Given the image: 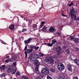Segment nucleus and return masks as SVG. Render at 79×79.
<instances>
[{
    "label": "nucleus",
    "mask_w": 79,
    "mask_h": 79,
    "mask_svg": "<svg viewBox=\"0 0 79 79\" xmlns=\"http://www.w3.org/2000/svg\"><path fill=\"white\" fill-rule=\"evenodd\" d=\"M41 73L42 74H48L50 73L49 72V69L47 67L43 68L42 69Z\"/></svg>",
    "instance_id": "nucleus-1"
},
{
    "label": "nucleus",
    "mask_w": 79,
    "mask_h": 79,
    "mask_svg": "<svg viewBox=\"0 0 79 79\" xmlns=\"http://www.w3.org/2000/svg\"><path fill=\"white\" fill-rule=\"evenodd\" d=\"M58 68L59 70L60 71L64 70V66L61 63H60L58 64Z\"/></svg>",
    "instance_id": "nucleus-2"
},
{
    "label": "nucleus",
    "mask_w": 79,
    "mask_h": 79,
    "mask_svg": "<svg viewBox=\"0 0 79 79\" xmlns=\"http://www.w3.org/2000/svg\"><path fill=\"white\" fill-rule=\"evenodd\" d=\"M32 52V49H28L27 50V52H25V58H27V53H31Z\"/></svg>",
    "instance_id": "nucleus-3"
},
{
    "label": "nucleus",
    "mask_w": 79,
    "mask_h": 79,
    "mask_svg": "<svg viewBox=\"0 0 79 79\" xmlns=\"http://www.w3.org/2000/svg\"><path fill=\"white\" fill-rule=\"evenodd\" d=\"M17 57L18 56L16 55H15L13 56L10 59V60L11 61L13 62V61H15V60H16V59H17Z\"/></svg>",
    "instance_id": "nucleus-4"
},
{
    "label": "nucleus",
    "mask_w": 79,
    "mask_h": 79,
    "mask_svg": "<svg viewBox=\"0 0 79 79\" xmlns=\"http://www.w3.org/2000/svg\"><path fill=\"white\" fill-rule=\"evenodd\" d=\"M12 68H13L12 66H9L6 68L7 72V73H10L11 72V70Z\"/></svg>",
    "instance_id": "nucleus-5"
},
{
    "label": "nucleus",
    "mask_w": 79,
    "mask_h": 79,
    "mask_svg": "<svg viewBox=\"0 0 79 79\" xmlns=\"http://www.w3.org/2000/svg\"><path fill=\"white\" fill-rule=\"evenodd\" d=\"M71 18L73 20H76L77 19V17H76V14H72V15H70Z\"/></svg>",
    "instance_id": "nucleus-6"
},
{
    "label": "nucleus",
    "mask_w": 79,
    "mask_h": 79,
    "mask_svg": "<svg viewBox=\"0 0 79 79\" xmlns=\"http://www.w3.org/2000/svg\"><path fill=\"white\" fill-rule=\"evenodd\" d=\"M59 79H66L65 77V75L64 74H61L59 76Z\"/></svg>",
    "instance_id": "nucleus-7"
},
{
    "label": "nucleus",
    "mask_w": 79,
    "mask_h": 79,
    "mask_svg": "<svg viewBox=\"0 0 79 79\" xmlns=\"http://www.w3.org/2000/svg\"><path fill=\"white\" fill-rule=\"evenodd\" d=\"M48 30L49 32L53 33V32H55V28L53 27H50L49 28Z\"/></svg>",
    "instance_id": "nucleus-8"
},
{
    "label": "nucleus",
    "mask_w": 79,
    "mask_h": 79,
    "mask_svg": "<svg viewBox=\"0 0 79 79\" xmlns=\"http://www.w3.org/2000/svg\"><path fill=\"white\" fill-rule=\"evenodd\" d=\"M32 40V38H30L28 39L27 40H25L24 41V42L25 44H29V43Z\"/></svg>",
    "instance_id": "nucleus-9"
},
{
    "label": "nucleus",
    "mask_w": 79,
    "mask_h": 79,
    "mask_svg": "<svg viewBox=\"0 0 79 79\" xmlns=\"http://www.w3.org/2000/svg\"><path fill=\"white\" fill-rule=\"evenodd\" d=\"M35 64L37 67H39L40 65V62H39V61L38 60H36L35 62Z\"/></svg>",
    "instance_id": "nucleus-10"
},
{
    "label": "nucleus",
    "mask_w": 79,
    "mask_h": 79,
    "mask_svg": "<svg viewBox=\"0 0 79 79\" xmlns=\"http://www.w3.org/2000/svg\"><path fill=\"white\" fill-rule=\"evenodd\" d=\"M74 13H75V11L74 10V9H72L70 10V11L69 13V15H72L74 14Z\"/></svg>",
    "instance_id": "nucleus-11"
},
{
    "label": "nucleus",
    "mask_w": 79,
    "mask_h": 79,
    "mask_svg": "<svg viewBox=\"0 0 79 79\" xmlns=\"http://www.w3.org/2000/svg\"><path fill=\"white\" fill-rule=\"evenodd\" d=\"M61 48L60 46H58L56 48V51L57 52H61Z\"/></svg>",
    "instance_id": "nucleus-12"
},
{
    "label": "nucleus",
    "mask_w": 79,
    "mask_h": 79,
    "mask_svg": "<svg viewBox=\"0 0 79 79\" xmlns=\"http://www.w3.org/2000/svg\"><path fill=\"white\" fill-rule=\"evenodd\" d=\"M9 29H10V30H13L15 28V25L14 24H11L9 26Z\"/></svg>",
    "instance_id": "nucleus-13"
},
{
    "label": "nucleus",
    "mask_w": 79,
    "mask_h": 79,
    "mask_svg": "<svg viewBox=\"0 0 79 79\" xmlns=\"http://www.w3.org/2000/svg\"><path fill=\"white\" fill-rule=\"evenodd\" d=\"M67 68L69 69V70L70 71H72V68H71V65L70 64H68L67 65Z\"/></svg>",
    "instance_id": "nucleus-14"
},
{
    "label": "nucleus",
    "mask_w": 79,
    "mask_h": 79,
    "mask_svg": "<svg viewBox=\"0 0 79 79\" xmlns=\"http://www.w3.org/2000/svg\"><path fill=\"white\" fill-rule=\"evenodd\" d=\"M50 60H52V58H51V57H50L46 58V61L47 62H49Z\"/></svg>",
    "instance_id": "nucleus-15"
},
{
    "label": "nucleus",
    "mask_w": 79,
    "mask_h": 79,
    "mask_svg": "<svg viewBox=\"0 0 79 79\" xmlns=\"http://www.w3.org/2000/svg\"><path fill=\"white\" fill-rule=\"evenodd\" d=\"M74 61L77 65L79 66V60H77V59H75L74 60Z\"/></svg>",
    "instance_id": "nucleus-16"
},
{
    "label": "nucleus",
    "mask_w": 79,
    "mask_h": 79,
    "mask_svg": "<svg viewBox=\"0 0 79 79\" xmlns=\"http://www.w3.org/2000/svg\"><path fill=\"white\" fill-rule=\"evenodd\" d=\"M11 72L12 74H15L16 73V70L15 69H13L11 70Z\"/></svg>",
    "instance_id": "nucleus-17"
},
{
    "label": "nucleus",
    "mask_w": 79,
    "mask_h": 79,
    "mask_svg": "<svg viewBox=\"0 0 79 79\" xmlns=\"http://www.w3.org/2000/svg\"><path fill=\"white\" fill-rule=\"evenodd\" d=\"M50 71L52 72V73H55L56 71L55 69L51 68L50 69Z\"/></svg>",
    "instance_id": "nucleus-18"
},
{
    "label": "nucleus",
    "mask_w": 79,
    "mask_h": 79,
    "mask_svg": "<svg viewBox=\"0 0 79 79\" xmlns=\"http://www.w3.org/2000/svg\"><path fill=\"white\" fill-rule=\"evenodd\" d=\"M5 65H2L0 69L2 71H3V70H4V69H5Z\"/></svg>",
    "instance_id": "nucleus-19"
},
{
    "label": "nucleus",
    "mask_w": 79,
    "mask_h": 79,
    "mask_svg": "<svg viewBox=\"0 0 79 79\" xmlns=\"http://www.w3.org/2000/svg\"><path fill=\"white\" fill-rule=\"evenodd\" d=\"M38 76H40V77H42V78H43V77H44L43 74L40 73H38Z\"/></svg>",
    "instance_id": "nucleus-20"
},
{
    "label": "nucleus",
    "mask_w": 79,
    "mask_h": 79,
    "mask_svg": "<svg viewBox=\"0 0 79 79\" xmlns=\"http://www.w3.org/2000/svg\"><path fill=\"white\" fill-rule=\"evenodd\" d=\"M22 79H29V78H28L27 77L24 75L22 77Z\"/></svg>",
    "instance_id": "nucleus-21"
},
{
    "label": "nucleus",
    "mask_w": 79,
    "mask_h": 79,
    "mask_svg": "<svg viewBox=\"0 0 79 79\" xmlns=\"http://www.w3.org/2000/svg\"><path fill=\"white\" fill-rule=\"evenodd\" d=\"M47 28V27L46 26H44V27H43L42 31H43L44 32H46V29Z\"/></svg>",
    "instance_id": "nucleus-22"
},
{
    "label": "nucleus",
    "mask_w": 79,
    "mask_h": 79,
    "mask_svg": "<svg viewBox=\"0 0 79 79\" xmlns=\"http://www.w3.org/2000/svg\"><path fill=\"white\" fill-rule=\"evenodd\" d=\"M79 40V39L75 38L74 40V41H75V43H78V40Z\"/></svg>",
    "instance_id": "nucleus-23"
},
{
    "label": "nucleus",
    "mask_w": 79,
    "mask_h": 79,
    "mask_svg": "<svg viewBox=\"0 0 79 79\" xmlns=\"http://www.w3.org/2000/svg\"><path fill=\"white\" fill-rule=\"evenodd\" d=\"M38 54H35V55L33 56V58H35V59H36L38 57Z\"/></svg>",
    "instance_id": "nucleus-24"
},
{
    "label": "nucleus",
    "mask_w": 79,
    "mask_h": 79,
    "mask_svg": "<svg viewBox=\"0 0 79 79\" xmlns=\"http://www.w3.org/2000/svg\"><path fill=\"white\" fill-rule=\"evenodd\" d=\"M56 42V40H54L52 41V44H55V43Z\"/></svg>",
    "instance_id": "nucleus-25"
},
{
    "label": "nucleus",
    "mask_w": 79,
    "mask_h": 79,
    "mask_svg": "<svg viewBox=\"0 0 79 79\" xmlns=\"http://www.w3.org/2000/svg\"><path fill=\"white\" fill-rule=\"evenodd\" d=\"M65 51L67 52V54H69V53H70V51H69V49H67L65 50Z\"/></svg>",
    "instance_id": "nucleus-26"
},
{
    "label": "nucleus",
    "mask_w": 79,
    "mask_h": 79,
    "mask_svg": "<svg viewBox=\"0 0 79 79\" xmlns=\"http://www.w3.org/2000/svg\"><path fill=\"white\" fill-rule=\"evenodd\" d=\"M29 47L31 49H33L34 48V45H31L29 46Z\"/></svg>",
    "instance_id": "nucleus-27"
},
{
    "label": "nucleus",
    "mask_w": 79,
    "mask_h": 79,
    "mask_svg": "<svg viewBox=\"0 0 79 79\" xmlns=\"http://www.w3.org/2000/svg\"><path fill=\"white\" fill-rule=\"evenodd\" d=\"M56 34H57V35H58L59 36V37H61V34L59 32H57Z\"/></svg>",
    "instance_id": "nucleus-28"
},
{
    "label": "nucleus",
    "mask_w": 79,
    "mask_h": 79,
    "mask_svg": "<svg viewBox=\"0 0 79 79\" xmlns=\"http://www.w3.org/2000/svg\"><path fill=\"white\" fill-rule=\"evenodd\" d=\"M39 56H40L42 57V56H44V54L42 53H40L39 54Z\"/></svg>",
    "instance_id": "nucleus-29"
},
{
    "label": "nucleus",
    "mask_w": 79,
    "mask_h": 79,
    "mask_svg": "<svg viewBox=\"0 0 79 79\" xmlns=\"http://www.w3.org/2000/svg\"><path fill=\"white\" fill-rule=\"evenodd\" d=\"M33 29H34L35 28H36V27H37V25H35V24H33Z\"/></svg>",
    "instance_id": "nucleus-30"
},
{
    "label": "nucleus",
    "mask_w": 79,
    "mask_h": 79,
    "mask_svg": "<svg viewBox=\"0 0 79 79\" xmlns=\"http://www.w3.org/2000/svg\"><path fill=\"white\" fill-rule=\"evenodd\" d=\"M48 45L49 47H52V46L53 45V44H50L48 43Z\"/></svg>",
    "instance_id": "nucleus-31"
},
{
    "label": "nucleus",
    "mask_w": 79,
    "mask_h": 79,
    "mask_svg": "<svg viewBox=\"0 0 79 79\" xmlns=\"http://www.w3.org/2000/svg\"><path fill=\"white\" fill-rule=\"evenodd\" d=\"M74 5V3L73 2H72L70 4H69L68 6H71L72 5Z\"/></svg>",
    "instance_id": "nucleus-32"
},
{
    "label": "nucleus",
    "mask_w": 79,
    "mask_h": 79,
    "mask_svg": "<svg viewBox=\"0 0 79 79\" xmlns=\"http://www.w3.org/2000/svg\"><path fill=\"white\" fill-rule=\"evenodd\" d=\"M26 31H27V30L26 29H23L22 30V32H25Z\"/></svg>",
    "instance_id": "nucleus-33"
},
{
    "label": "nucleus",
    "mask_w": 79,
    "mask_h": 79,
    "mask_svg": "<svg viewBox=\"0 0 79 79\" xmlns=\"http://www.w3.org/2000/svg\"><path fill=\"white\" fill-rule=\"evenodd\" d=\"M34 48L35 50H38V49H39V48L38 47H34Z\"/></svg>",
    "instance_id": "nucleus-34"
},
{
    "label": "nucleus",
    "mask_w": 79,
    "mask_h": 79,
    "mask_svg": "<svg viewBox=\"0 0 79 79\" xmlns=\"http://www.w3.org/2000/svg\"><path fill=\"white\" fill-rule=\"evenodd\" d=\"M17 76H19L20 75V73L19 72H17L16 73Z\"/></svg>",
    "instance_id": "nucleus-35"
},
{
    "label": "nucleus",
    "mask_w": 79,
    "mask_h": 79,
    "mask_svg": "<svg viewBox=\"0 0 79 79\" xmlns=\"http://www.w3.org/2000/svg\"><path fill=\"white\" fill-rule=\"evenodd\" d=\"M47 79H52L51 77H50L49 76H48L47 77Z\"/></svg>",
    "instance_id": "nucleus-36"
},
{
    "label": "nucleus",
    "mask_w": 79,
    "mask_h": 79,
    "mask_svg": "<svg viewBox=\"0 0 79 79\" xmlns=\"http://www.w3.org/2000/svg\"><path fill=\"white\" fill-rule=\"evenodd\" d=\"M9 61H10V60H9V59H8L5 61V62L6 63H8V62H9Z\"/></svg>",
    "instance_id": "nucleus-37"
},
{
    "label": "nucleus",
    "mask_w": 79,
    "mask_h": 79,
    "mask_svg": "<svg viewBox=\"0 0 79 79\" xmlns=\"http://www.w3.org/2000/svg\"><path fill=\"white\" fill-rule=\"evenodd\" d=\"M13 64L14 66H16V62L14 63H13Z\"/></svg>",
    "instance_id": "nucleus-38"
},
{
    "label": "nucleus",
    "mask_w": 79,
    "mask_h": 79,
    "mask_svg": "<svg viewBox=\"0 0 79 79\" xmlns=\"http://www.w3.org/2000/svg\"><path fill=\"white\" fill-rule=\"evenodd\" d=\"M27 46H26L24 49L25 52H26V50H27Z\"/></svg>",
    "instance_id": "nucleus-39"
},
{
    "label": "nucleus",
    "mask_w": 79,
    "mask_h": 79,
    "mask_svg": "<svg viewBox=\"0 0 79 79\" xmlns=\"http://www.w3.org/2000/svg\"><path fill=\"white\" fill-rule=\"evenodd\" d=\"M2 77H3L5 76H6V74L5 73H2V74H1Z\"/></svg>",
    "instance_id": "nucleus-40"
},
{
    "label": "nucleus",
    "mask_w": 79,
    "mask_h": 79,
    "mask_svg": "<svg viewBox=\"0 0 79 79\" xmlns=\"http://www.w3.org/2000/svg\"><path fill=\"white\" fill-rule=\"evenodd\" d=\"M74 40V37H73V36H71L70 37V40Z\"/></svg>",
    "instance_id": "nucleus-41"
},
{
    "label": "nucleus",
    "mask_w": 79,
    "mask_h": 79,
    "mask_svg": "<svg viewBox=\"0 0 79 79\" xmlns=\"http://www.w3.org/2000/svg\"><path fill=\"white\" fill-rule=\"evenodd\" d=\"M35 70L36 71H39V69H38V67H35Z\"/></svg>",
    "instance_id": "nucleus-42"
},
{
    "label": "nucleus",
    "mask_w": 79,
    "mask_h": 79,
    "mask_svg": "<svg viewBox=\"0 0 79 79\" xmlns=\"http://www.w3.org/2000/svg\"><path fill=\"white\" fill-rule=\"evenodd\" d=\"M36 79H41L40 77L39 76L37 77H36Z\"/></svg>",
    "instance_id": "nucleus-43"
},
{
    "label": "nucleus",
    "mask_w": 79,
    "mask_h": 79,
    "mask_svg": "<svg viewBox=\"0 0 79 79\" xmlns=\"http://www.w3.org/2000/svg\"><path fill=\"white\" fill-rule=\"evenodd\" d=\"M76 51H77V52H79V48H76Z\"/></svg>",
    "instance_id": "nucleus-44"
},
{
    "label": "nucleus",
    "mask_w": 79,
    "mask_h": 79,
    "mask_svg": "<svg viewBox=\"0 0 79 79\" xmlns=\"http://www.w3.org/2000/svg\"><path fill=\"white\" fill-rule=\"evenodd\" d=\"M45 24V22H41V24H42V25H43V24Z\"/></svg>",
    "instance_id": "nucleus-45"
},
{
    "label": "nucleus",
    "mask_w": 79,
    "mask_h": 79,
    "mask_svg": "<svg viewBox=\"0 0 79 79\" xmlns=\"http://www.w3.org/2000/svg\"><path fill=\"white\" fill-rule=\"evenodd\" d=\"M73 79H78V77H74Z\"/></svg>",
    "instance_id": "nucleus-46"
},
{
    "label": "nucleus",
    "mask_w": 79,
    "mask_h": 79,
    "mask_svg": "<svg viewBox=\"0 0 79 79\" xmlns=\"http://www.w3.org/2000/svg\"><path fill=\"white\" fill-rule=\"evenodd\" d=\"M57 55L58 56H60V52H59L57 53Z\"/></svg>",
    "instance_id": "nucleus-47"
},
{
    "label": "nucleus",
    "mask_w": 79,
    "mask_h": 79,
    "mask_svg": "<svg viewBox=\"0 0 79 79\" xmlns=\"http://www.w3.org/2000/svg\"><path fill=\"white\" fill-rule=\"evenodd\" d=\"M9 57H10V56H6V58H9Z\"/></svg>",
    "instance_id": "nucleus-48"
},
{
    "label": "nucleus",
    "mask_w": 79,
    "mask_h": 79,
    "mask_svg": "<svg viewBox=\"0 0 79 79\" xmlns=\"http://www.w3.org/2000/svg\"><path fill=\"white\" fill-rule=\"evenodd\" d=\"M43 25L42 24V25H41L40 26V27L42 28V26H43Z\"/></svg>",
    "instance_id": "nucleus-49"
},
{
    "label": "nucleus",
    "mask_w": 79,
    "mask_h": 79,
    "mask_svg": "<svg viewBox=\"0 0 79 79\" xmlns=\"http://www.w3.org/2000/svg\"><path fill=\"white\" fill-rule=\"evenodd\" d=\"M62 15L63 16H65V15H64V14H63V13H62Z\"/></svg>",
    "instance_id": "nucleus-50"
},
{
    "label": "nucleus",
    "mask_w": 79,
    "mask_h": 79,
    "mask_svg": "<svg viewBox=\"0 0 79 79\" xmlns=\"http://www.w3.org/2000/svg\"><path fill=\"white\" fill-rule=\"evenodd\" d=\"M2 77V74L0 75V77Z\"/></svg>",
    "instance_id": "nucleus-51"
},
{
    "label": "nucleus",
    "mask_w": 79,
    "mask_h": 79,
    "mask_svg": "<svg viewBox=\"0 0 79 79\" xmlns=\"http://www.w3.org/2000/svg\"><path fill=\"white\" fill-rule=\"evenodd\" d=\"M46 44H47V43H45V44H44V45H46Z\"/></svg>",
    "instance_id": "nucleus-52"
},
{
    "label": "nucleus",
    "mask_w": 79,
    "mask_h": 79,
    "mask_svg": "<svg viewBox=\"0 0 79 79\" xmlns=\"http://www.w3.org/2000/svg\"><path fill=\"white\" fill-rule=\"evenodd\" d=\"M21 18H23V17L22 16H21Z\"/></svg>",
    "instance_id": "nucleus-53"
},
{
    "label": "nucleus",
    "mask_w": 79,
    "mask_h": 79,
    "mask_svg": "<svg viewBox=\"0 0 79 79\" xmlns=\"http://www.w3.org/2000/svg\"><path fill=\"white\" fill-rule=\"evenodd\" d=\"M78 36L79 37V34H78Z\"/></svg>",
    "instance_id": "nucleus-54"
},
{
    "label": "nucleus",
    "mask_w": 79,
    "mask_h": 79,
    "mask_svg": "<svg viewBox=\"0 0 79 79\" xmlns=\"http://www.w3.org/2000/svg\"><path fill=\"white\" fill-rule=\"evenodd\" d=\"M13 79H16V78H14Z\"/></svg>",
    "instance_id": "nucleus-55"
},
{
    "label": "nucleus",
    "mask_w": 79,
    "mask_h": 79,
    "mask_svg": "<svg viewBox=\"0 0 79 79\" xmlns=\"http://www.w3.org/2000/svg\"><path fill=\"white\" fill-rule=\"evenodd\" d=\"M40 10L39 11H40Z\"/></svg>",
    "instance_id": "nucleus-56"
},
{
    "label": "nucleus",
    "mask_w": 79,
    "mask_h": 79,
    "mask_svg": "<svg viewBox=\"0 0 79 79\" xmlns=\"http://www.w3.org/2000/svg\"><path fill=\"white\" fill-rule=\"evenodd\" d=\"M30 26V25H29V26Z\"/></svg>",
    "instance_id": "nucleus-57"
},
{
    "label": "nucleus",
    "mask_w": 79,
    "mask_h": 79,
    "mask_svg": "<svg viewBox=\"0 0 79 79\" xmlns=\"http://www.w3.org/2000/svg\"><path fill=\"white\" fill-rule=\"evenodd\" d=\"M26 21H27V20H26Z\"/></svg>",
    "instance_id": "nucleus-58"
},
{
    "label": "nucleus",
    "mask_w": 79,
    "mask_h": 79,
    "mask_svg": "<svg viewBox=\"0 0 79 79\" xmlns=\"http://www.w3.org/2000/svg\"><path fill=\"white\" fill-rule=\"evenodd\" d=\"M29 59H31L29 58Z\"/></svg>",
    "instance_id": "nucleus-59"
}]
</instances>
